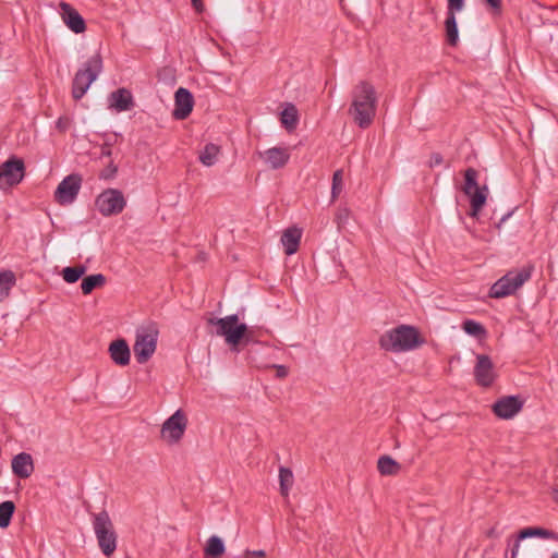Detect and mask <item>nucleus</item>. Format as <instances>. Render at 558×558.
Instances as JSON below:
<instances>
[{
  "label": "nucleus",
  "mask_w": 558,
  "mask_h": 558,
  "mask_svg": "<svg viewBox=\"0 0 558 558\" xmlns=\"http://www.w3.org/2000/svg\"><path fill=\"white\" fill-rule=\"evenodd\" d=\"M281 124L288 132H292L295 130L299 122V112L292 102H286L283 105V109L280 113Z\"/></svg>",
  "instance_id": "nucleus-23"
},
{
  "label": "nucleus",
  "mask_w": 558,
  "mask_h": 558,
  "mask_svg": "<svg viewBox=\"0 0 558 558\" xmlns=\"http://www.w3.org/2000/svg\"><path fill=\"white\" fill-rule=\"evenodd\" d=\"M511 216V213H508L507 215H505L500 221L496 225L497 229H500L501 228V225Z\"/></svg>",
  "instance_id": "nucleus-46"
},
{
  "label": "nucleus",
  "mask_w": 558,
  "mask_h": 558,
  "mask_svg": "<svg viewBox=\"0 0 558 558\" xmlns=\"http://www.w3.org/2000/svg\"><path fill=\"white\" fill-rule=\"evenodd\" d=\"M110 108L121 112L130 110L134 106L133 96L126 88H119L109 96Z\"/></svg>",
  "instance_id": "nucleus-20"
},
{
  "label": "nucleus",
  "mask_w": 558,
  "mask_h": 558,
  "mask_svg": "<svg viewBox=\"0 0 558 558\" xmlns=\"http://www.w3.org/2000/svg\"><path fill=\"white\" fill-rule=\"evenodd\" d=\"M61 19L63 23L75 34H82L86 31V23L83 16L70 3L61 1L59 3Z\"/></svg>",
  "instance_id": "nucleus-16"
},
{
  "label": "nucleus",
  "mask_w": 558,
  "mask_h": 558,
  "mask_svg": "<svg viewBox=\"0 0 558 558\" xmlns=\"http://www.w3.org/2000/svg\"><path fill=\"white\" fill-rule=\"evenodd\" d=\"M378 343L387 352L401 353L418 348L424 343V340L415 327L400 325L384 332Z\"/></svg>",
  "instance_id": "nucleus-2"
},
{
  "label": "nucleus",
  "mask_w": 558,
  "mask_h": 558,
  "mask_svg": "<svg viewBox=\"0 0 558 558\" xmlns=\"http://www.w3.org/2000/svg\"><path fill=\"white\" fill-rule=\"evenodd\" d=\"M464 7V0H448V14L460 12Z\"/></svg>",
  "instance_id": "nucleus-36"
},
{
  "label": "nucleus",
  "mask_w": 558,
  "mask_h": 558,
  "mask_svg": "<svg viewBox=\"0 0 558 558\" xmlns=\"http://www.w3.org/2000/svg\"><path fill=\"white\" fill-rule=\"evenodd\" d=\"M82 181L83 178L78 173L65 177L54 192L56 202L60 205L72 204L81 190Z\"/></svg>",
  "instance_id": "nucleus-12"
},
{
  "label": "nucleus",
  "mask_w": 558,
  "mask_h": 558,
  "mask_svg": "<svg viewBox=\"0 0 558 558\" xmlns=\"http://www.w3.org/2000/svg\"><path fill=\"white\" fill-rule=\"evenodd\" d=\"M244 557L246 558H265L266 551L263 549L259 550H245Z\"/></svg>",
  "instance_id": "nucleus-39"
},
{
  "label": "nucleus",
  "mask_w": 558,
  "mask_h": 558,
  "mask_svg": "<svg viewBox=\"0 0 558 558\" xmlns=\"http://www.w3.org/2000/svg\"><path fill=\"white\" fill-rule=\"evenodd\" d=\"M349 214H350L349 210L344 208V209L339 211L338 218L340 220H345V219H348Z\"/></svg>",
  "instance_id": "nucleus-44"
},
{
  "label": "nucleus",
  "mask_w": 558,
  "mask_h": 558,
  "mask_svg": "<svg viewBox=\"0 0 558 558\" xmlns=\"http://www.w3.org/2000/svg\"><path fill=\"white\" fill-rule=\"evenodd\" d=\"M377 469L381 475H396L400 464L389 456H383L377 461Z\"/></svg>",
  "instance_id": "nucleus-26"
},
{
  "label": "nucleus",
  "mask_w": 558,
  "mask_h": 558,
  "mask_svg": "<svg viewBox=\"0 0 558 558\" xmlns=\"http://www.w3.org/2000/svg\"><path fill=\"white\" fill-rule=\"evenodd\" d=\"M25 175L23 159L15 156L10 157L0 166V187H12L17 185Z\"/></svg>",
  "instance_id": "nucleus-11"
},
{
  "label": "nucleus",
  "mask_w": 558,
  "mask_h": 558,
  "mask_svg": "<svg viewBox=\"0 0 558 558\" xmlns=\"http://www.w3.org/2000/svg\"><path fill=\"white\" fill-rule=\"evenodd\" d=\"M118 172V167L111 161L106 169L100 172V178L105 180L113 179Z\"/></svg>",
  "instance_id": "nucleus-35"
},
{
  "label": "nucleus",
  "mask_w": 558,
  "mask_h": 558,
  "mask_svg": "<svg viewBox=\"0 0 558 558\" xmlns=\"http://www.w3.org/2000/svg\"><path fill=\"white\" fill-rule=\"evenodd\" d=\"M206 325L209 333L222 337L232 350H236L241 340L247 332V326L244 323H240L236 314L221 318L210 314L206 317Z\"/></svg>",
  "instance_id": "nucleus-3"
},
{
  "label": "nucleus",
  "mask_w": 558,
  "mask_h": 558,
  "mask_svg": "<svg viewBox=\"0 0 558 558\" xmlns=\"http://www.w3.org/2000/svg\"><path fill=\"white\" fill-rule=\"evenodd\" d=\"M494 363L488 355L478 354L474 366L475 381L481 387H490L496 379Z\"/></svg>",
  "instance_id": "nucleus-13"
},
{
  "label": "nucleus",
  "mask_w": 558,
  "mask_h": 558,
  "mask_svg": "<svg viewBox=\"0 0 558 558\" xmlns=\"http://www.w3.org/2000/svg\"><path fill=\"white\" fill-rule=\"evenodd\" d=\"M187 415L181 409L168 417L160 429V438L167 445H177L181 441L187 427Z\"/></svg>",
  "instance_id": "nucleus-9"
},
{
  "label": "nucleus",
  "mask_w": 558,
  "mask_h": 558,
  "mask_svg": "<svg viewBox=\"0 0 558 558\" xmlns=\"http://www.w3.org/2000/svg\"><path fill=\"white\" fill-rule=\"evenodd\" d=\"M343 189V173L342 170L335 171L332 175V186H331V198L335 201Z\"/></svg>",
  "instance_id": "nucleus-34"
},
{
  "label": "nucleus",
  "mask_w": 558,
  "mask_h": 558,
  "mask_svg": "<svg viewBox=\"0 0 558 558\" xmlns=\"http://www.w3.org/2000/svg\"><path fill=\"white\" fill-rule=\"evenodd\" d=\"M86 270L87 268L83 265L65 267L62 270V278L68 283H74L86 272Z\"/></svg>",
  "instance_id": "nucleus-32"
},
{
  "label": "nucleus",
  "mask_w": 558,
  "mask_h": 558,
  "mask_svg": "<svg viewBox=\"0 0 558 558\" xmlns=\"http://www.w3.org/2000/svg\"><path fill=\"white\" fill-rule=\"evenodd\" d=\"M159 330L155 324L136 329L133 352L137 363H147L157 350Z\"/></svg>",
  "instance_id": "nucleus-5"
},
{
  "label": "nucleus",
  "mask_w": 558,
  "mask_h": 558,
  "mask_svg": "<svg viewBox=\"0 0 558 558\" xmlns=\"http://www.w3.org/2000/svg\"><path fill=\"white\" fill-rule=\"evenodd\" d=\"M294 483L293 472L291 469L286 466L279 468V484L280 493L283 497H287L290 493Z\"/></svg>",
  "instance_id": "nucleus-28"
},
{
  "label": "nucleus",
  "mask_w": 558,
  "mask_h": 558,
  "mask_svg": "<svg viewBox=\"0 0 558 558\" xmlns=\"http://www.w3.org/2000/svg\"><path fill=\"white\" fill-rule=\"evenodd\" d=\"M553 558H558V554H554V555H553Z\"/></svg>",
  "instance_id": "nucleus-48"
},
{
  "label": "nucleus",
  "mask_w": 558,
  "mask_h": 558,
  "mask_svg": "<svg viewBox=\"0 0 558 558\" xmlns=\"http://www.w3.org/2000/svg\"><path fill=\"white\" fill-rule=\"evenodd\" d=\"M93 526L101 553L110 557L117 549L118 536L109 513L102 510L95 514Z\"/></svg>",
  "instance_id": "nucleus-6"
},
{
  "label": "nucleus",
  "mask_w": 558,
  "mask_h": 558,
  "mask_svg": "<svg viewBox=\"0 0 558 558\" xmlns=\"http://www.w3.org/2000/svg\"><path fill=\"white\" fill-rule=\"evenodd\" d=\"M106 277L102 274H96L85 277L82 280L81 289L83 294L87 295L93 292L94 289L105 286Z\"/></svg>",
  "instance_id": "nucleus-25"
},
{
  "label": "nucleus",
  "mask_w": 558,
  "mask_h": 558,
  "mask_svg": "<svg viewBox=\"0 0 558 558\" xmlns=\"http://www.w3.org/2000/svg\"><path fill=\"white\" fill-rule=\"evenodd\" d=\"M101 156H102V157H109V156H111V149H110L108 146H106V145H105V146L101 148Z\"/></svg>",
  "instance_id": "nucleus-45"
},
{
  "label": "nucleus",
  "mask_w": 558,
  "mask_h": 558,
  "mask_svg": "<svg viewBox=\"0 0 558 558\" xmlns=\"http://www.w3.org/2000/svg\"><path fill=\"white\" fill-rule=\"evenodd\" d=\"M532 536H539L544 538H551L558 541V534L555 533L551 530L543 529V527H527L520 531L518 541L515 542L512 550H511V558H519V548H520V541L532 537Z\"/></svg>",
  "instance_id": "nucleus-19"
},
{
  "label": "nucleus",
  "mask_w": 558,
  "mask_h": 558,
  "mask_svg": "<svg viewBox=\"0 0 558 558\" xmlns=\"http://www.w3.org/2000/svg\"><path fill=\"white\" fill-rule=\"evenodd\" d=\"M444 162L442 156L439 153H434L428 161L430 168L440 166Z\"/></svg>",
  "instance_id": "nucleus-38"
},
{
  "label": "nucleus",
  "mask_w": 558,
  "mask_h": 558,
  "mask_svg": "<svg viewBox=\"0 0 558 558\" xmlns=\"http://www.w3.org/2000/svg\"><path fill=\"white\" fill-rule=\"evenodd\" d=\"M259 158L272 170L283 168L290 159L289 149L286 147H271L258 153Z\"/></svg>",
  "instance_id": "nucleus-17"
},
{
  "label": "nucleus",
  "mask_w": 558,
  "mask_h": 558,
  "mask_svg": "<svg viewBox=\"0 0 558 558\" xmlns=\"http://www.w3.org/2000/svg\"><path fill=\"white\" fill-rule=\"evenodd\" d=\"M108 352L116 365L126 366L130 364L131 351L125 339H116L110 342Z\"/></svg>",
  "instance_id": "nucleus-18"
},
{
  "label": "nucleus",
  "mask_w": 558,
  "mask_h": 558,
  "mask_svg": "<svg viewBox=\"0 0 558 558\" xmlns=\"http://www.w3.org/2000/svg\"><path fill=\"white\" fill-rule=\"evenodd\" d=\"M194 108V97L192 93L184 88L179 87L174 94V109L172 117L175 120L186 119Z\"/></svg>",
  "instance_id": "nucleus-14"
},
{
  "label": "nucleus",
  "mask_w": 558,
  "mask_h": 558,
  "mask_svg": "<svg viewBox=\"0 0 558 558\" xmlns=\"http://www.w3.org/2000/svg\"><path fill=\"white\" fill-rule=\"evenodd\" d=\"M476 179L477 171L475 169L469 168L465 170L463 192L470 197L472 217H476L478 215L484 207L488 195V187L486 185L480 187Z\"/></svg>",
  "instance_id": "nucleus-8"
},
{
  "label": "nucleus",
  "mask_w": 558,
  "mask_h": 558,
  "mask_svg": "<svg viewBox=\"0 0 558 558\" xmlns=\"http://www.w3.org/2000/svg\"><path fill=\"white\" fill-rule=\"evenodd\" d=\"M462 328L466 333L474 336V337H484L486 335L484 327L475 320H471V319L465 320L463 323Z\"/></svg>",
  "instance_id": "nucleus-33"
},
{
  "label": "nucleus",
  "mask_w": 558,
  "mask_h": 558,
  "mask_svg": "<svg viewBox=\"0 0 558 558\" xmlns=\"http://www.w3.org/2000/svg\"><path fill=\"white\" fill-rule=\"evenodd\" d=\"M225 551V544L219 536L213 535L207 539L204 548L205 556L209 558H220Z\"/></svg>",
  "instance_id": "nucleus-24"
},
{
  "label": "nucleus",
  "mask_w": 558,
  "mask_h": 558,
  "mask_svg": "<svg viewBox=\"0 0 558 558\" xmlns=\"http://www.w3.org/2000/svg\"><path fill=\"white\" fill-rule=\"evenodd\" d=\"M220 150V146L216 144L209 143L205 145L204 149L199 154V161L206 167L215 165Z\"/></svg>",
  "instance_id": "nucleus-27"
},
{
  "label": "nucleus",
  "mask_w": 558,
  "mask_h": 558,
  "mask_svg": "<svg viewBox=\"0 0 558 558\" xmlns=\"http://www.w3.org/2000/svg\"><path fill=\"white\" fill-rule=\"evenodd\" d=\"M15 505L13 501L7 500L0 504V527L5 529L10 525L11 518L14 513Z\"/></svg>",
  "instance_id": "nucleus-31"
},
{
  "label": "nucleus",
  "mask_w": 558,
  "mask_h": 558,
  "mask_svg": "<svg viewBox=\"0 0 558 558\" xmlns=\"http://www.w3.org/2000/svg\"><path fill=\"white\" fill-rule=\"evenodd\" d=\"M445 28H446V37L447 41L450 46H456L459 40L458 36V27H457V20L454 14H448L446 22H445Z\"/></svg>",
  "instance_id": "nucleus-30"
},
{
  "label": "nucleus",
  "mask_w": 558,
  "mask_h": 558,
  "mask_svg": "<svg viewBox=\"0 0 558 558\" xmlns=\"http://www.w3.org/2000/svg\"><path fill=\"white\" fill-rule=\"evenodd\" d=\"M12 470L21 478H27L34 471V463L31 454L22 452L12 460Z\"/></svg>",
  "instance_id": "nucleus-21"
},
{
  "label": "nucleus",
  "mask_w": 558,
  "mask_h": 558,
  "mask_svg": "<svg viewBox=\"0 0 558 558\" xmlns=\"http://www.w3.org/2000/svg\"><path fill=\"white\" fill-rule=\"evenodd\" d=\"M102 71V58L100 53H96L90 57L84 64L83 69H80L73 78L72 83V96L75 100L81 99L89 86L95 82L98 75Z\"/></svg>",
  "instance_id": "nucleus-4"
},
{
  "label": "nucleus",
  "mask_w": 558,
  "mask_h": 558,
  "mask_svg": "<svg viewBox=\"0 0 558 558\" xmlns=\"http://www.w3.org/2000/svg\"><path fill=\"white\" fill-rule=\"evenodd\" d=\"M531 278V267L510 270L489 289L492 299H502L514 294Z\"/></svg>",
  "instance_id": "nucleus-7"
},
{
  "label": "nucleus",
  "mask_w": 558,
  "mask_h": 558,
  "mask_svg": "<svg viewBox=\"0 0 558 558\" xmlns=\"http://www.w3.org/2000/svg\"><path fill=\"white\" fill-rule=\"evenodd\" d=\"M553 499L558 504V487L553 490Z\"/></svg>",
  "instance_id": "nucleus-47"
},
{
  "label": "nucleus",
  "mask_w": 558,
  "mask_h": 558,
  "mask_svg": "<svg viewBox=\"0 0 558 558\" xmlns=\"http://www.w3.org/2000/svg\"><path fill=\"white\" fill-rule=\"evenodd\" d=\"M71 125V119L68 118V117H61L58 119L57 121V129L60 131V132H65Z\"/></svg>",
  "instance_id": "nucleus-37"
},
{
  "label": "nucleus",
  "mask_w": 558,
  "mask_h": 558,
  "mask_svg": "<svg viewBox=\"0 0 558 558\" xmlns=\"http://www.w3.org/2000/svg\"><path fill=\"white\" fill-rule=\"evenodd\" d=\"M522 401L514 396L502 397L493 404V412L502 420L512 418L522 409Z\"/></svg>",
  "instance_id": "nucleus-15"
},
{
  "label": "nucleus",
  "mask_w": 558,
  "mask_h": 558,
  "mask_svg": "<svg viewBox=\"0 0 558 558\" xmlns=\"http://www.w3.org/2000/svg\"><path fill=\"white\" fill-rule=\"evenodd\" d=\"M277 377L284 378L288 375V368L283 365L276 366Z\"/></svg>",
  "instance_id": "nucleus-40"
},
{
  "label": "nucleus",
  "mask_w": 558,
  "mask_h": 558,
  "mask_svg": "<svg viewBox=\"0 0 558 558\" xmlns=\"http://www.w3.org/2000/svg\"><path fill=\"white\" fill-rule=\"evenodd\" d=\"M15 284V275L11 270L0 272V302L9 295L12 287Z\"/></svg>",
  "instance_id": "nucleus-29"
},
{
  "label": "nucleus",
  "mask_w": 558,
  "mask_h": 558,
  "mask_svg": "<svg viewBox=\"0 0 558 558\" xmlns=\"http://www.w3.org/2000/svg\"><path fill=\"white\" fill-rule=\"evenodd\" d=\"M191 1H192V5L195 8V10L197 12H203L204 4H203L202 0H191Z\"/></svg>",
  "instance_id": "nucleus-42"
},
{
  "label": "nucleus",
  "mask_w": 558,
  "mask_h": 558,
  "mask_svg": "<svg viewBox=\"0 0 558 558\" xmlns=\"http://www.w3.org/2000/svg\"><path fill=\"white\" fill-rule=\"evenodd\" d=\"M486 2L496 11H499L501 8L500 0H486Z\"/></svg>",
  "instance_id": "nucleus-41"
},
{
  "label": "nucleus",
  "mask_w": 558,
  "mask_h": 558,
  "mask_svg": "<svg viewBox=\"0 0 558 558\" xmlns=\"http://www.w3.org/2000/svg\"><path fill=\"white\" fill-rule=\"evenodd\" d=\"M95 206L102 216L109 217L122 213L126 201L120 190L107 189L96 197Z\"/></svg>",
  "instance_id": "nucleus-10"
},
{
  "label": "nucleus",
  "mask_w": 558,
  "mask_h": 558,
  "mask_svg": "<svg viewBox=\"0 0 558 558\" xmlns=\"http://www.w3.org/2000/svg\"><path fill=\"white\" fill-rule=\"evenodd\" d=\"M301 236L302 230L298 227H290L283 231L281 243L287 255H292L298 252Z\"/></svg>",
  "instance_id": "nucleus-22"
},
{
  "label": "nucleus",
  "mask_w": 558,
  "mask_h": 558,
  "mask_svg": "<svg viewBox=\"0 0 558 558\" xmlns=\"http://www.w3.org/2000/svg\"><path fill=\"white\" fill-rule=\"evenodd\" d=\"M377 101V93L372 83L360 81L354 86L349 113L361 129H366L373 123L376 116Z\"/></svg>",
  "instance_id": "nucleus-1"
},
{
  "label": "nucleus",
  "mask_w": 558,
  "mask_h": 558,
  "mask_svg": "<svg viewBox=\"0 0 558 558\" xmlns=\"http://www.w3.org/2000/svg\"><path fill=\"white\" fill-rule=\"evenodd\" d=\"M486 536L489 537V538L497 537L498 536V532H497L496 527H492L488 531H486Z\"/></svg>",
  "instance_id": "nucleus-43"
}]
</instances>
